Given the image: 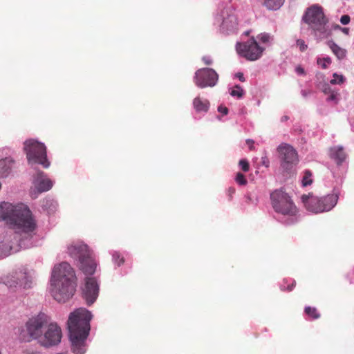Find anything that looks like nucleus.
I'll list each match as a JSON object with an SVG mask.
<instances>
[{"mask_svg":"<svg viewBox=\"0 0 354 354\" xmlns=\"http://www.w3.org/2000/svg\"><path fill=\"white\" fill-rule=\"evenodd\" d=\"M24 151L30 165H41L44 168L50 166L47 158L46 147L43 142L35 139H29L24 142Z\"/></svg>","mask_w":354,"mask_h":354,"instance_id":"7","label":"nucleus"},{"mask_svg":"<svg viewBox=\"0 0 354 354\" xmlns=\"http://www.w3.org/2000/svg\"><path fill=\"white\" fill-rule=\"evenodd\" d=\"M345 77L342 75H338L337 73L333 74V78L330 80V83L333 84H342L345 82Z\"/></svg>","mask_w":354,"mask_h":354,"instance_id":"27","label":"nucleus"},{"mask_svg":"<svg viewBox=\"0 0 354 354\" xmlns=\"http://www.w3.org/2000/svg\"><path fill=\"white\" fill-rule=\"evenodd\" d=\"M328 46L333 50L334 55H336L339 59H342L346 57V50L338 46V45L335 44L333 41L328 42Z\"/></svg>","mask_w":354,"mask_h":354,"instance_id":"21","label":"nucleus"},{"mask_svg":"<svg viewBox=\"0 0 354 354\" xmlns=\"http://www.w3.org/2000/svg\"><path fill=\"white\" fill-rule=\"evenodd\" d=\"M350 21H351V17L349 15H344L340 17V22L342 24H347L350 22Z\"/></svg>","mask_w":354,"mask_h":354,"instance_id":"35","label":"nucleus"},{"mask_svg":"<svg viewBox=\"0 0 354 354\" xmlns=\"http://www.w3.org/2000/svg\"><path fill=\"white\" fill-rule=\"evenodd\" d=\"M92 317L91 312L85 308H77L70 313L67 326L71 351L74 354H84L86 352V340L91 330Z\"/></svg>","mask_w":354,"mask_h":354,"instance_id":"3","label":"nucleus"},{"mask_svg":"<svg viewBox=\"0 0 354 354\" xmlns=\"http://www.w3.org/2000/svg\"><path fill=\"white\" fill-rule=\"evenodd\" d=\"M218 79L219 75L216 71L209 68L198 69L194 77V83L201 88L215 86Z\"/></svg>","mask_w":354,"mask_h":354,"instance_id":"12","label":"nucleus"},{"mask_svg":"<svg viewBox=\"0 0 354 354\" xmlns=\"http://www.w3.org/2000/svg\"><path fill=\"white\" fill-rule=\"evenodd\" d=\"M338 198L337 194H330L326 196L318 197L310 193L308 195H303L301 196V199L306 209L315 213L331 210L337 204Z\"/></svg>","mask_w":354,"mask_h":354,"instance_id":"6","label":"nucleus"},{"mask_svg":"<svg viewBox=\"0 0 354 354\" xmlns=\"http://www.w3.org/2000/svg\"><path fill=\"white\" fill-rule=\"evenodd\" d=\"M296 72L299 75H305L304 69L302 67H301V66H298L296 68Z\"/></svg>","mask_w":354,"mask_h":354,"instance_id":"40","label":"nucleus"},{"mask_svg":"<svg viewBox=\"0 0 354 354\" xmlns=\"http://www.w3.org/2000/svg\"><path fill=\"white\" fill-rule=\"evenodd\" d=\"M329 157L334 160L336 164L341 165L346 159V153L342 147L334 146L329 150Z\"/></svg>","mask_w":354,"mask_h":354,"instance_id":"16","label":"nucleus"},{"mask_svg":"<svg viewBox=\"0 0 354 354\" xmlns=\"http://www.w3.org/2000/svg\"><path fill=\"white\" fill-rule=\"evenodd\" d=\"M295 286H296V281L295 280H293L292 282L290 283V285H288L287 287L281 285V290H287L288 291H292L293 290V288L295 287Z\"/></svg>","mask_w":354,"mask_h":354,"instance_id":"34","label":"nucleus"},{"mask_svg":"<svg viewBox=\"0 0 354 354\" xmlns=\"http://www.w3.org/2000/svg\"><path fill=\"white\" fill-rule=\"evenodd\" d=\"M32 184L30 195L32 198H37L39 194L50 190L54 183L44 171H39L33 177Z\"/></svg>","mask_w":354,"mask_h":354,"instance_id":"13","label":"nucleus"},{"mask_svg":"<svg viewBox=\"0 0 354 354\" xmlns=\"http://www.w3.org/2000/svg\"><path fill=\"white\" fill-rule=\"evenodd\" d=\"M263 48L260 47L254 37L248 41L236 43L237 53L249 61L258 60L262 55Z\"/></svg>","mask_w":354,"mask_h":354,"instance_id":"11","label":"nucleus"},{"mask_svg":"<svg viewBox=\"0 0 354 354\" xmlns=\"http://www.w3.org/2000/svg\"><path fill=\"white\" fill-rule=\"evenodd\" d=\"M202 61L206 65H211V64H212V59L210 58L209 56H203L202 57Z\"/></svg>","mask_w":354,"mask_h":354,"instance_id":"36","label":"nucleus"},{"mask_svg":"<svg viewBox=\"0 0 354 354\" xmlns=\"http://www.w3.org/2000/svg\"><path fill=\"white\" fill-rule=\"evenodd\" d=\"M62 338L61 327L57 322L50 320L45 327L38 343L44 348H50L58 345L61 342Z\"/></svg>","mask_w":354,"mask_h":354,"instance_id":"10","label":"nucleus"},{"mask_svg":"<svg viewBox=\"0 0 354 354\" xmlns=\"http://www.w3.org/2000/svg\"><path fill=\"white\" fill-rule=\"evenodd\" d=\"M317 63L319 65H321L322 68L324 69H326L328 68V64L331 63V59L330 57H323V58H318L317 60Z\"/></svg>","mask_w":354,"mask_h":354,"instance_id":"28","label":"nucleus"},{"mask_svg":"<svg viewBox=\"0 0 354 354\" xmlns=\"http://www.w3.org/2000/svg\"><path fill=\"white\" fill-rule=\"evenodd\" d=\"M58 354H67L66 353H58Z\"/></svg>","mask_w":354,"mask_h":354,"instance_id":"43","label":"nucleus"},{"mask_svg":"<svg viewBox=\"0 0 354 354\" xmlns=\"http://www.w3.org/2000/svg\"><path fill=\"white\" fill-rule=\"evenodd\" d=\"M218 112L222 113L223 115H227L228 109L225 106H223V105H220L218 106Z\"/></svg>","mask_w":354,"mask_h":354,"instance_id":"37","label":"nucleus"},{"mask_svg":"<svg viewBox=\"0 0 354 354\" xmlns=\"http://www.w3.org/2000/svg\"><path fill=\"white\" fill-rule=\"evenodd\" d=\"M236 77L239 78V80L242 82H244L245 81V77H243V73H241V72H238L236 74Z\"/></svg>","mask_w":354,"mask_h":354,"instance_id":"41","label":"nucleus"},{"mask_svg":"<svg viewBox=\"0 0 354 354\" xmlns=\"http://www.w3.org/2000/svg\"><path fill=\"white\" fill-rule=\"evenodd\" d=\"M270 198L273 209L276 212L288 216H295L298 213L297 207L286 192L275 190L272 192Z\"/></svg>","mask_w":354,"mask_h":354,"instance_id":"8","label":"nucleus"},{"mask_svg":"<svg viewBox=\"0 0 354 354\" xmlns=\"http://www.w3.org/2000/svg\"><path fill=\"white\" fill-rule=\"evenodd\" d=\"M239 165L243 171L247 172L250 171V163L247 159H241L239 160Z\"/></svg>","mask_w":354,"mask_h":354,"instance_id":"31","label":"nucleus"},{"mask_svg":"<svg viewBox=\"0 0 354 354\" xmlns=\"http://www.w3.org/2000/svg\"><path fill=\"white\" fill-rule=\"evenodd\" d=\"M339 28H341L342 31L343 33H344L345 35H348L349 34V31H350V29L348 28H340V26H337Z\"/></svg>","mask_w":354,"mask_h":354,"instance_id":"42","label":"nucleus"},{"mask_svg":"<svg viewBox=\"0 0 354 354\" xmlns=\"http://www.w3.org/2000/svg\"><path fill=\"white\" fill-rule=\"evenodd\" d=\"M235 180L240 185H245L248 184V180L241 172H237Z\"/></svg>","mask_w":354,"mask_h":354,"instance_id":"29","label":"nucleus"},{"mask_svg":"<svg viewBox=\"0 0 354 354\" xmlns=\"http://www.w3.org/2000/svg\"><path fill=\"white\" fill-rule=\"evenodd\" d=\"M304 312L311 319H316L320 317V314L315 307L306 306L304 308Z\"/></svg>","mask_w":354,"mask_h":354,"instance_id":"24","label":"nucleus"},{"mask_svg":"<svg viewBox=\"0 0 354 354\" xmlns=\"http://www.w3.org/2000/svg\"><path fill=\"white\" fill-rule=\"evenodd\" d=\"M246 143L248 145L250 150H254V142L253 140L248 139L247 141H246Z\"/></svg>","mask_w":354,"mask_h":354,"instance_id":"38","label":"nucleus"},{"mask_svg":"<svg viewBox=\"0 0 354 354\" xmlns=\"http://www.w3.org/2000/svg\"><path fill=\"white\" fill-rule=\"evenodd\" d=\"M194 109L198 112H207L209 110L210 103L207 100L196 97L193 101Z\"/></svg>","mask_w":354,"mask_h":354,"instance_id":"18","label":"nucleus"},{"mask_svg":"<svg viewBox=\"0 0 354 354\" xmlns=\"http://www.w3.org/2000/svg\"><path fill=\"white\" fill-rule=\"evenodd\" d=\"M312 173L309 170H306L304 171L303 180H302V184L303 186H308L310 185L313 183V180L311 178Z\"/></svg>","mask_w":354,"mask_h":354,"instance_id":"25","label":"nucleus"},{"mask_svg":"<svg viewBox=\"0 0 354 354\" xmlns=\"http://www.w3.org/2000/svg\"><path fill=\"white\" fill-rule=\"evenodd\" d=\"M15 243L10 241L9 238L0 241V258H4L11 254L12 252H16Z\"/></svg>","mask_w":354,"mask_h":354,"instance_id":"17","label":"nucleus"},{"mask_svg":"<svg viewBox=\"0 0 354 354\" xmlns=\"http://www.w3.org/2000/svg\"><path fill=\"white\" fill-rule=\"evenodd\" d=\"M50 319V317L44 312H39L29 318L26 323V333L21 329L19 334L20 340L25 342H30L32 339L39 341Z\"/></svg>","mask_w":354,"mask_h":354,"instance_id":"5","label":"nucleus"},{"mask_svg":"<svg viewBox=\"0 0 354 354\" xmlns=\"http://www.w3.org/2000/svg\"><path fill=\"white\" fill-rule=\"evenodd\" d=\"M322 91L325 95H328L327 100L337 102L338 93L333 90L328 84H324L322 86Z\"/></svg>","mask_w":354,"mask_h":354,"instance_id":"19","label":"nucleus"},{"mask_svg":"<svg viewBox=\"0 0 354 354\" xmlns=\"http://www.w3.org/2000/svg\"><path fill=\"white\" fill-rule=\"evenodd\" d=\"M68 255L77 261V265L87 277L82 288V297L88 306L92 305L99 295V281L96 277H91L97 268V263L88 246L82 242L71 244L68 247Z\"/></svg>","mask_w":354,"mask_h":354,"instance_id":"2","label":"nucleus"},{"mask_svg":"<svg viewBox=\"0 0 354 354\" xmlns=\"http://www.w3.org/2000/svg\"><path fill=\"white\" fill-rule=\"evenodd\" d=\"M297 44L301 51H304L308 48L307 44H306L304 41L302 39H297Z\"/></svg>","mask_w":354,"mask_h":354,"instance_id":"33","label":"nucleus"},{"mask_svg":"<svg viewBox=\"0 0 354 354\" xmlns=\"http://www.w3.org/2000/svg\"><path fill=\"white\" fill-rule=\"evenodd\" d=\"M77 277L73 268L67 262L54 266L50 278V293L57 301L64 303L75 294Z\"/></svg>","mask_w":354,"mask_h":354,"instance_id":"4","label":"nucleus"},{"mask_svg":"<svg viewBox=\"0 0 354 354\" xmlns=\"http://www.w3.org/2000/svg\"><path fill=\"white\" fill-rule=\"evenodd\" d=\"M281 166L285 169H290L298 162V153L292 147L288 144H281L277 149Z\"/></svg>","mask_w":354,"mask_h":354,"instance_id":"14","label":"nucleus"},{"mask_svg":"<svg viewBox=\"0 0 354 354\" xmlns=\"http://www.w3.org/2000/svg\"><path fill=\"white\" fill-rule=\"evenodd\" d=\"M257 37L262 43H269L272 40V37L268 33L260 34Z\"/></svg>","mask_w":354,"mask_h":354,"instance_id":"32","label":"nucleus"},{"mask_svg":"<svg viewBox=\"0 0 354 354\" xmlns=\"http://www.w3.org/2000/svg\"><path fill=\"white\" fill-rule=\"evenodd\" d=\"M304 20L310 24L313 29L320 33V36L326 34V24L327 19L323 12L322 7L313 6L309 8L304 16Z\"/></svg>","mask_w":354,"mask_h":354,"instance_id":"9","label":"nucleus"},{"mask_svg":"<svg viewBox=\"0 0 354 354\" xmlns=\"http://www.w3.org/2000/svg\"><path fill=\"white\" fill-rule=\"evenodd\" d=\"M262 3L269 10H278L282 6L285 0H261Z\"/></svg>","mask_w":354,"mask_h":354,"instance_id":"20","label":"nucleus"},{"mask_svg":"<svg viewBox=\"0 0 354 354\" xmlns=\"http://www.w3.org/2000/svg\"><path fill=\"white\" fill-rule=\"evenodd\" d=\"M11 171V167L7 160H0V178H6Z\"/></svg>","mask_w":354,"mask_h":354,"instance_id":"22","label":"nucleus"},{"mask_svg":"<svg viewBox=\"0 0 354 354\" xmlns=\"http://www.w3.org/2000/svg\"><path fill=\"white\" fill-rule=\"evenodd\" d=\"M236 192L235 188L234 187H230L227 189L228 196L230 198H232L234 193Z\"/></svg>","mask_w":354,"mask_h":354,"instance_id":"39","label":"nucleus"},{"mask_svg":"<svg viewBox=\"0 0 354 354\" xmlns=\"http://www.w3.org/2000/svg\"><path fill=\"white\" fill-rule=\"evenodd\" d=\"M10 288L28 289L31 287L32 280L26 272H16L7 281Z\"/></svg>","mask_w":354,"mask_h":354,"instance_id":"15","label":"nucleus"},{"mask_svg":"<svg viewBox=\"0 0 354 354\" xmlns=\"http://www.w3.org/2000/svg\"><path fill=\"white\" fill-rule=\"evenodd\" d=\"M57 206V201L52 198H45L42 202V207L48 212H52L55 211Z\"/></svg>","mask_w":354,"mask_h":354,"instance_id":"23","label":"nucleus"},{"mask_svg":"<svg viewBox=\"0 0 354 354\" xmlns=\"http://www.w3.org/2000/svg\"><path fill=\"white\" fill-rule=\"evenodd\" d=\"M0 354H1V353H0Z\"/></svg>","mask_w":354,"mask_h":354,"instance_id":"44","label":"nucleus"},{"mask_svg":"<svg viewBox=\"0 0 354 354\" xmlns=\"http://www.w3.org/2000/svg\"><path fill=\"white\" fill-rule=\"evenodd\" d=\"M112 256L113 260L118 266H120L124 262V258L123 257H121V254L119 252H115L114 253H113Z\"/></svg>","mask_w":354,"mask_h":354,"instance_id":"30","label":"nucleus"},{"mask_svg":"<svg viewBox=\"0 0 354 354\" xmlns=\"http://www.w3.org/2000/svg\"><path fill=\"white\" fill-rule=\"evenodd\" d=\"M0 217L15 232V240L21 249L36 245L35 239L37 223L29 207L23 203H0Z\"/></svg>","mask_w":354,"mask_h":354,"instance_id":"1","label":"nucleus"},{"mask_svg":"<svg viewBox=\"0 0 354 354\" xmlns=\"http://www.w3.org/2000/svg\"><path fill=\"white\" fill-rule=\"evenodd\" d=\"M230 95L237 97H241L243 95V90L240 85H236L234 88L230 92Z\"/></svg>","mask_w":354,"mask_h":354,"instance_id":"26","label":"nucleus"}]
</instances>
